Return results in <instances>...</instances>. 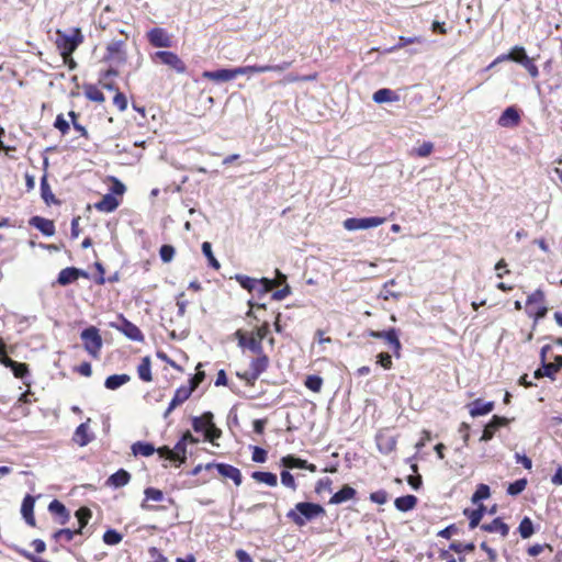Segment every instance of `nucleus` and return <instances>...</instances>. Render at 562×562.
<instances>
[{
  "mask_svg": "<svg viewBox=\"0 0 562 562\" xmlns=\"http://www.w3.org/2000/svg\"><path fill=\"white\" fill-rule=\"evenodd\" d=\"M76 517L78 518L79 521V528L77 529V532L81 533L82 529L91 518V510L87 507H81L76 512Z\"/></svg>",
  "mask_w": 562,
  "mask_h": 562,
  "instance_id": "obj_46",
  "label": "nucleus"
},
{
  "mask_svg": "<svg viewBox=\"0 0 562 562\" xmlns=\"http://www.w3.org/2000/svg\"><path fill=\"white\" fill-rule=\"evenodd\" d=\"M527 486V480L526 479H519L515 482L510 483L507 493L512 496L520 494Z\"/></svg>",
  "mask_w": 562,
  "mask_h": 562,
  "instance_id": "obj_51",
  "label": "nucleus"
},
{
  "mask_svg": "<svg viewBox=\"0 0 562 562\" xmlns=\"http://www.w3.org/2000/svg\"><path fill=\"white\" fill-rule=\"evenodd\" d=\"M119 204L120 202L114 195L105 194L94 206L100 212L111 213L117 209Z\"/></svg>",
  "mask_w": 562,
  "mask_h": 562,
  "instance_id": "obj_27",
  "label": "nucleus"
},
{
  "mask_svg": "<svg viewBox=\"0 0 562 562\" xmlns=\"http://www.w3.org/2000/svg\"><path fill=\"white\" fill-rule=\"evenodd\" d=\"M355 495H356V490L349 485H345L341 490H339L331 496L329 503L338 505V504H341V503L352 499L355 497Z\"/></svg>",
  "mask_w": 562,
  "mask_h": 562,
  "instance_id": "obj_29",
  "label": "nucleus"
},
{
  "mask_svg": "<svg viewBox=\"0 0 562 562\" xmlns=\"http://www.w3.org/2000/svg\"><path fill=\"white\" fill-rule=\"evenodd\" d=\"M235 279L243 289L248 290L249 292H252L254 290L257 289V279L244 274H236Z\"/></svg>",
  "mask_w": 562,
  "mask_h": 562,
  "instance_id": "obj_42",
  "label": "nucleus"
},
{
  "mask_svg": "<svg viewBox=\"0 0 562 562\" xmlns=\"http://www.w3.org/2000/svg\"><path fill=\"white\" fill-rule=\"evenodd\" d=\"M70 119L65 117L63 114H59L55 121V127L58 128L63 134H65L69 130Z\"/></svg>",
  "mask_w": 562,
  "mask_h": 562,
  "instance_id": "obj_60",
  "label": "nucleus"
},
{
  "mask_svg": "<svg viewBox=\"0 0 562 562\" xmlns=\"http://www.w3.org/2000/svg\"><path fill=\"white\" fill-rule=\"evenodd\" d=\"M80 277L88 278V273L75 267H67L59 272L57 282L65 286L77 281Z\"/></svg>",
  "mask_w": 562,
  "mask_h": 562,
  "instance_id": "obj_14",
  "label": "nucleus"
},
{
  "mask_svg": "<svg viewBox=\"0 0 562 562\" xmlns=\"http://www.w3.org/2000/svg\"><path fill=\"white\" fill-rule=\"evenodd\" d=\"M257 289L252 292H256L259 295L266 294L274 288V282L268 278L257 279Z\"/></svg>",
  "mask_w": 562,
  "mask_h": 562,
  "instance_id": "obj_49",
  "label": "nucleus"
},
{
  "mask_svg": "<svg viewBox=\"0 0 562 562\" xmlns=\"http://www.w3.org/2000/svg\"><path fill=\"white\" fill-rule=\"evenodd\" d=\"M481 529L487 532H498L502 537H506L508 535L509 528L499 518H495L490 524H483Z\"/></svg>",
  "mask_w": 562,
  "mask_h": 562,
  "instance_id": "obj_31",
  "label": "nucleus"
},
{
  "mask_svg": "<svg viewBox=\"0 0 562 562\" xmlns=\"http://www.w3.org/2000/svg\"><path fill=\"white\" fill-rule=\"evenodd\" d=\"M372 99L376 103L394 102L398 100V95L396 94L395 91L387 88H383L375 91L373 93Z\"/></svg>",
  "mask_w": 562,
  "mask_h": 562,
  "instance_id": "obj_32",
  "label": "nucleus"
},
{
  "mask_svg": "<svg viewBox=\"0 0 562 562\" xmlns=\"http://www.w3.org/2000/svg\"><path fill=\"white\" fill-rule=\"evenodd\" d=\"M131 480V474L121 469L119 471H116L115 473H113L106 481V484L110 485V486H113V487H122V486H125L126 484H128Z\"/></svg>",
  "mask_w": 562,
  "mask_h": 562,
  "instance_id": "obj_30",
  "label": "nucleus"
},
{
  "mask_svg": "<svg viewBox=\"0 0 562 562\" xmlns=\"http://www.w3.org/2000/svg\"><path fill=\"white\" fill-rule=\"evenodd\" d=\"M3 366L7 368H10L12 370L14 376L19 378V379H23L29 373V369L25 363L16 362V361L12 360L11 358L5 359L3 361Z\"/></svg>",
  "mask_w": 562,
  "mask_h": 562,
  "instance_id": "obj_36",
  "label": "nucleus"
},
{
  "mask_svg": "<svg viewBox=\"0 0 562 562\" xmlns=\"http://www.w3.org/2000/svg\"><path fill=\"white\" fill-rule=\"evenodd\" d=\"M256 355L257 358L251 360L249 370L239 374V376L248 383H254L269 367V358L263 353V351Z\"/></svg>",
  "mask_w": 562,
  "mask_h": 562,
  "instance_id": "obj_4",
  "label": "nucleus"
},
{
  "mask_svg": "<svg viewBox=\"0 0 562 562\" xmlns=\"http://www.w3.org/2000/svg\"><path fill=\"white\" fill-rule=\"evenodd\" d=\"M518 531L522 539L530 538L533 533V524H532L531 519L528 517H525L519 524Z\"/></svg>",
  "mask_w": 562,
  "mask_h": 562,
  "instance_id": "obj_44",
  "label": "nucleus"
},
{
  "mask_svg": "<svg viewBox=\"0 0 562 562\" xmlns=\"http://www.w3.org/2000/svg\"><path fill=\"white\" fill-rule=\"evenodd\" d=\"M280 476H281V483L284 486H286V487H289V488H291L293 491L296 490V484H295L294 477H293V475L288 470H283L281 472Z\"/></svg>",
  "mask_w": 562,
  "mask_h": 562,
  "instance_id": "obj_57",
  "label": "nucleus"
},
{
  "mask_svg": "<svg viewBox=\"0 0 562 562\" xmlns=\"http://www.w3.org/2000/svg\"><path fill=\"white\" fill-rule=\"evenodd\" d=\"M137 373L140 380L145 382H150L153 380L151 375V362L149 357H144L139 364L137 366Z\"/></svg>",
  "mask_w": 562,
  "mask_h": 562,
  "instance_id": "obj_34",
  "label": "nucleus"
},
{
  "mask_svg": "<svg viewBox=\"0 0 562 562\" xmlns=\"http://www.w3.org/2000/svg\"><path fill=\"white\" fill-rule=\"evenodd\" d=\"M35 499L31 495H26L22 502L21 514L25 519L26 524L34 527L35 518L33 515Z\"/></svg>",
  "mask_w": 562,
  "mask_h": 562,
  "instance_id": "obj_23",
  "label": "nucleus"
},
{
  "mask_svg": "<svg viewBox=\"0 0 562 562\" xmlns=\"http://www.w3.org/2000/svg\"><path fill=\"white\" fill-rule=\"evenodd\" d=\"M124 42L123 41H112L106 46V60H113L117 63H122L125 60V53L123 50Z\"/></svg>",
  "mask_w": 562,
  "mask_h": 562,
  "instance_id": "obj_17",
  "label": "nucleus"
},
{
  "mask_svg": "<svg viewBox=\"0 0 562 562\" xmlns=\"http://www.w3.org/2000/svg\"><path fill=\"white\" fill-rule=\"evenodd\" d=\"M304 384L308 390L318 393L322 390L323 379L318 375H308Z\"/></svg>",
  "mask_w": 562,
  "mask_h": 562,
  "instance_id": "obj_50",
  "label": "nucleus"
},
{
  "mask_svg": "<svg viewBox=\"0 0 562 562\" xmlns=\"http://www.w3.org/2000/svg\"><path fill=\"white\" fill-rule=\"evenodd\" d=\"M521 66L528 71V74L532 78H537L539 76V69L533 63L532 58L524 57V59L521 60Z\"/></svg>",
  "mask_w": 562,
  "mask_h": 562,
  "instance_id": "obj_53",
  "label": "nucleus"
},
{
  "mask_svg": "<svg viewBox=\"0 0 562 562\" xmlns=\"http://www.w3.org/2000/svg\"><path fill=\"white\" fill-rule=\"evenodd\" d=\"M90 418L81 423L75 430L72 440L80 447H85L94 439V435L89 430Z\"/></svg>",
  "mask_w": 562,
  "mask_h": 562,
  "instance_id": "obj_16",
  "label": "nucleus"
},
{
  "mask_svg": "<svg viewBox=\"0 0 562 562\" xmlns=\"http://www.w3.org/2000/svg\"><path fill=\"white\" fill-rule=\"evenodd\" d=\"M491 495L490 487L486 484H479L476 491L471 497L473 504H477L479 502L488 498Z\"/></svg>",
  "mask_w": 562,
  "mask_h": 562,
  "instance_id": "obj_45",
  "label": "nucleus"
},
{
  "mask_svg": "<svg viewBox=\"0 0 562 562\" xmlns=\"http://www.w3.org/2000/svg\"><path fill=\"white\" fill-rule=\"evenodd\" d=\"M474 543L472 542H469V543H462V542H452L450 544V549L457 553H462V552H465V551H473L474 550Z\"/></svg>",
  "mask_w": 562,
  "mask_h": 562,
  "instance_id": "obj_58",
  "label": "nucleus"
},
{
  "mask_svg": "<svg viewBox=\"0 0 562 562\" xmlns=\"http://www.w3.org/2000/svg\"><path fill=\"white\" fill-rule=\"evenodd\" d=\"M77 530H70V529H60L54 533V538L56 540L64 539L66 541H71L74 536L77 535Z\"/></svg>",
  "mask_w": 562,
  "mask_h": 562,
  "instance_id": "obj_62",
  "label": "nucleus"
},
{
  "mask_svg": "<svg viewBox=\"0 0 562 562\" xmlns=\"http://www.w3.org/2000/svg\"><path fill=\"white\" fill-rule=\"evenodd\" d=\"M85 95L87 97V99L93 102L102 103L105 100L102 91L92 85L85 87Z\"/></svg>",
  "mask_w": 562,
  "mask_h": 562,
  "instance_id": "obj_41",
  "label": "nucleus"
},
{
  "mask_svg": "<svg viewBox=\"0 0 562 562\" xmlns=\"http://www.w3.org/2000/svg\"><path fill=\"white\" fill-rule=\"evenodd\" d=\"M196 387V383H193L192 385H182L178 387L175 392V395L169 404H171V408H176L178 405L186 402L194 389Z\"/></svg>",
  "mask_w": 562,
  "mask_h": 562,
  "instance_id": "obj_22",
  "label": "nucleus"
},
{
  "mask_svg": "<svg viewBox=\"0 0 562 562\" xmlns=\"http://www.w3.org/2000/svg\"><path fill=\"white\" fill-rule=\"evenodd\" d=\"M111 181H112V186L110 188V190H111L110 194L123 195L126 190L125 186L116 178H111Z\"/></svg>",
  "mask_w": 562,
  "mask_h": 562,
  "instance_id": "obj_63",
  "label": "nucleus"
},
{
  "mask_svg": "<svg viewBox=\"0 0 562 562\" xmlns=\"http://www.w3.org/2000/svg\"><path fill=\"white\" fill-rule=\"evenodd\" d=\"M155 451V447L149 442L137 441L132 446L134 456L150 457Z\"/></svg>",
  "mask_w": 562,
  "mask_h": 562,
  "instance_id": "obj_39",
  "label": "nucleus"
},
{
  "mask_svg": "<svg viewBox=\"0 0 562 562\" xmlns=\"http://www.w3.org/2000/svg\"><path fill=\"white\" fill-rule=\"evenodd\" d=\"M148 553L150 562H168L167 558L157 548H150Z\"/></svg>",
  "mask_w": 562,
  "mask_h": 562,
  "instance_id": "obj_64",
  "label": "nucleus"
},
{
  "mask_svg": "<svg viewBox=\"0 0 562 562\" xmlns=\"http://www.w3.org/2000/svg\"><path fill=\"white\" fill-rule=\"evenodd\" d=\"M48 510L53 515L59 516V524H61V525H65L70 517L69 512L67 510L66 506L57 499H54L49 503Z\"/></svg>",
  "mask_w": 562,
  "mask_h": 562,
  "instance_id": "obj_28",
  "label": "nucleus"
},
{
  "mask_svg": "<svg viewBox=\"0 0 562 562\" xmlns=\"http://www.w3.org/2000/svg\"><path fill=\"white\" fill-rule=\"evenodd\" d=\"M508 419L505 417H499L494 415L491 422L485 426L483 434L481 436L482 441H488L493 438L494 432L502 426L507 425Z\"/></svg>",
  "mask_w": 562,
  "mask_h": 562,
  "instance_id": "obj_19",
  "label": "nucleus"
},
{
  "mask_svg": "<svg viewBox=\"0 0 562 562\" xmlns=\"http://www.w3.org/2000/svg\"><path fill=\"white\" fill-rule=\"evenodd\" d=\"M548 350H550L549 345H546L541 348L540 358H541L542 366H541V368H539L535 371L533 376L536 379L548 376L553 380L554 374L559 371V366H555L554 363L546 361V353Z\"/></svg>",
  "mask_w": 562,
  "mask_h": 562,
  "instance_id": "obj_11",
  "label": "nucleus"
},
{
  "mask_svg": "<svg viewBox=\"0 0 562 562\" xmlns=\"http://www.w3.org/2000/svg\"><path fill=\"white\" fill-rule=\"evenodd\" d=\"M291 66L290 61H283L278 65H252V66H243L236 67L234 69L235 78L241 75H251L257 72H267V71H277L282 72L286 70Z\"/></svg>",
  "mask_w": 562,
  "mask_h": 562,
  "instance_id": "obj_7",
  "label": "nucleus"
},
{
  "mask_svg": "<svg viewBox=\"0 0 562 562\" xmlns=\"http://www.w3.org/2000/svg\"><path fill=\"white\" fill-rule=\"evenodd\" d=\"M131 376L127 374H113L105 379L104 386L109 390H116L127 383Z\"/></svg>",
  "mask_w": 562,
  "mask_h": 562,
  "instance_id": "obj_35",
  "label": "nucleus"
},
{
  "mask_svg": "<svg viewBox=\"0 0 562 562\" xmlns=\"http://www.w3.org/2000/svg\"><path fill=\"white\" fill-rule=\"evenodd\" d=\"M520 122V111L516 106H508L499 116L497 123L502 127H515Z\"/></svg>",
  "mask_w": 562,
  "mask_h": 562,
  "instance_id": "obj_15",
  "label": "nucleus"
},
{
  "mask_svg": "<svg viewBox=\"0 0 562 562\" xmlns=\"http://www.w3.org/2000/svg\"><path fill=\"white\" fill-rule=\"evenodd\" d=\"M417 504V498L414 495H405L397 497L394 502L396 509L400 512H408L413 509Z\"/></svg>",
  "mask_w": 562,
  "mask_h": 562,
  "instance_id": "obj_33",
  "label": "nucleus"
},
{
  "mask_svg": "<svg viewBox=\"0 0 562 562\" xmlns=\"http://www.w3.org/2000/svg\"><path fill=\"white\" fill-rule=\"evenodd\" d=\"M212 467H215L217 469V472L220 473V475H222L223 477L233 480L235 485L239 486L241 484V473H240L239 469H237L231 464H226V463H217V464L209 463V464H206L205 468L211 469Z\"/></svg>",
  "mask_w": 562,
  "mask_h": 562,
  "instance_id": "obj_12",
  "label": "nucleus"
},
{
  "mask_svg": "<svg viewBox=\"0 0 562 562\" xmlns=\"http://www.w3.org/2000/svg\"><path fill=\"white\" fill-rule=\"evenodd\" d=\"M147 38L155 47L169 48L172 45L171 36L161 27L151 29L147 33Z\"/></svg>",
  "mask_w": 562,
  "mask_h": 562,
  "instance_id": "obj_10",
  "label": "nucleus"
},
{
  "mask_svg": "<svg viewBox=\"0 0 562 562\" xmlns=\"http://www.w3.org/2000/svg\"><path fill=\"white\" fill-rule=\"evenodd\" d=\"M80 337L83 340L86 351L91 357L98 358L103 344L99 329L90 326L81 331Z\"/></svg>",
  "mask_w": 562,
  "mask_h": 562,
  "instance_id": "obj_3",
  "label": "nucleus"
},
{
  "mask_svg": "<svg viewBox=\"0 0 562 562\" xmlns=\"http://www.w3.org/2000/svg\"><path fill=\"white\" fill-rule=\"evenodd\" d=\"M368 336L371 338L382 339L384 340L393 350V353L396 358L401 357L402 344L400 341L398 331L395 328H390L387 330H369Z\"/></svg>",
  "mask_w": 562,
  "mask_h": 562,
  "instance_id": "obj_5",
  "label": "nucleus"
},
{
  "mask_svg": "<svg viewBox=\"0 0 562 562\" xmlns=\"http://www.w3.org/2000/svg\"><path fill=\"white\" fill-rule=\"evenodd\" d=\"M29 223L45 236H53L55 234V225L50 220L41 216H33Z\"/></svg>",
  "mask_w": 562,
  "mask_h": 562,
  "instance_id": "obj_20",
  "label": "nucleus"
},
{
  "mask_svg": "<svg viewBox=\"0 0 562 562\" xmlns=\"http://www.w3.org/2000/svg\"><path fill=\"white\" fill-rule=\"evenodd\" d=\"M324 513V508L318 504L301 502L297 503L295 508L291 509L286 516L297 526H304L306 521L312 520Z\"/></svg>",
  "mask_w": 562,
  "mask_h": 562,
  "instance_id": "obj_1",
  "label": "nucleus"
},
{
  "mask_svg": "<svg viewBox=\"0 0 562 562\" xmlns=\"http://www.w3.org/2000/svg\"><path fill=\"white\" fill-rule=\"evenodd\" d=\"M114 105L121 111H125L127 109V99L124 93L116 92L113 98Z\"/></svg>",
  "mask_w": 562,
  "mask_h": 562,
  "instance_id": "obj_61",
  "label": "nucleus"
},
{
  "mask_svg": "<svg viewBox=\"0 0 562 562\" xmlns=\"http://www.w3.org/2000/svg\"><path fill=\"white\" fill-rule=\"evenodd\" d=\"M202 252L207 258L209 265L214 268L215 270H218L221 265L218 260L214 257L212 251V246L209 241H204L202 244Z\"/></svg>",
  "mask_w": 562,
  "mask_h": 562,
  "instance_id": "obj_47",
  "label": "nucleus"
},
{
  "mask_svg": "<svg viewBox=\"0 0 562 562\" xmlns=\"http://www.w3.org/2000/svg\"><path fill=\"white\" fill-rule=\"evenodd\" d=\"M103 541L110 546L117 544L122 541V535L114 529H109L103 535Z\"/></svg>",
  "mask_w": 562,
  "mask_h": 562,
  "instance_id": "obj_52",
  "label": "nucleus"
},
{
  "mask_svg": "<svg viewBox=\"0 0 562 562\" xmlns=\"http://www.w3.org/2000/svg\"><path fill=\"white\" fill-rule=\"evenodd\" d=\"M396 440L394 437H379L378 438V448L382 453H390L395 449Z\"/></svg>",
  "mask_w": 562,
  "mask_h": 562,
  "instance_id": "obj_40",
  "label": "nucleus"
},
{
  "mask_svg": "<svg viewBox=\"0 0 562 562\" xmlns=\"http://www.w3.org/2000/svg\"><path fill=\"white\" fill-rule=\"evenodd\" d=\"M544 302V293L541 290H536L533 293H531L527 299V305L531 306L537 304L542 305Z\"/></svg>",
  "mask_w": 562,
  "mask_h": 562,
  "instance_id": "obj_56",
  "label": "nucleus"
},
{
  "mask_svg": "<svg viewBox=\"0 0 562 562\" xmlns=\"http://www.w3.org/2000/svg\"><path fill=\"white\" fill-rule=\"evenodd\" d=\"M41 194H42L43 200L47 204L56 202L55 196H54V194H53V192L50 190V187H49V184L47 182L46 176H43L42 179H41Z\"/></svg>",
  "mask_w": 562,
  "mask_h": 562,
  "instance_id": "obj_43",
  "label": "nucleus"
},
{
  "mask_svg": "<svg viewBox=\"0 0 562 562\" xmlns=\"http://www.w3.org/2000/svg\"><path fill=\"white\" fill-rule=\"evenodd\" d=\"M202 77L215 82H226L235 79L234 69L206 70L202 74Z\"/></svg>",
  "mask_w": 562,
  "mask_h": 562,
  "instance_id": "obj_21",
  "label": "nucleus"
},
{
  "mask_svg": "<svg viewBox=\"0 0 562 562\" xmlns=\"http://www.w3.org/2000/svg\"><path fill=\"white\" fill-rule=\"evenodd\" d=\"M280 462L286 469L299 468L308 470L310 472H316L317 470L315 464L308 463L306 460L296 458L292 454L283 457Z\"/></svg>",
  "mask_w": 562,
  "mask_h": 562,
  "instance_id": "obj_18",
  "label": "nucleus"
},
{
  "mask_svg": "<svg viewBox=\"0 0 562 562\" xmlns=\"http://www.w3.org/2000/svg\"><path fill=\"white\" fill-rule=\"evenodd\" d=\"M176 250L171 245H162L159 250L160 258L164 262H170L175 257Z\"/></svg>",
  "mask_w": 562,
  "mask_h": 562,
  "instance_id": "obj_54",
  "label": "nucleus"
},
{
  "mask_svg": "<svg viewBox=\"0 0 562 562\" xmlns=\"http://www.w3.org/2000/svg\"><path fill=\"white\" fill-rule=\"evenodd\" d=\"M239 347L248 348L254 353H261L263 351L262 344L256 339L254 334L246 335L241 330L236 331Z\"/></svg>",
  "mask_w": 562,
  "mask_h": 562,
  "instance_id": "obj_13",
  "label": "nucleus"
},
{
  "mask_svg": "<svg viewBox=\"0 0 562 562\" xmlns=\"http://www.w3.org/2000/svg\"><path fill=\"white\" fill-rule=\"evenodd\" d=\"M151 59L154 61L159 60L161 64L175 69L178 74H183L187 69L186 64L181 58L170 50H158L151 56Z\"/></svg>",
  "mask_w": 562,
  "mask_h": 562,
  "instance_id": "obj_8",
  "label": "nucleus"
},
{
  "mask_svg": "<svg viewBox=\"0 0 562 562\" xmlns=\"http://www.w3.org/2000/svg\"><path fill=\"white\" fill-rule=\"evenodd\" d=\"M82 40L83 36L79 29H74L71 34L57 31L56 44L65 59L71 56L76 48L82 43Z\"/></svg>",
  "mask_w": 562,
  "mask_h": 562,
  "instance_id": "obj_2",
  "label": "nucleus"
},
{
  "mask_svg": "<svg viewBox=\"0 0 562 562\" xmlns=\"http://www.w3.org/2000/svg\"><path fill=\"white\" fill-rule=\"evenodd\" d=\"M251 477L256 482L263 483L268 486L273 487V486H277V484H278L277 475L271 472L256 471V472H252Z\"/></svg>",
  "mask_w": 562,
  "mask_h": 562,
  "instance_id": "obj_38",
  "label": "nucleus"
},
{
  "mask_svg": "<svg viewBox=\"0 0 562 562\" xmlns=\"http://www.w3.org/2000/svg\"><path fill=\"white\" fill-rule=\"evenodd\" d=\"M425 43H426V40L423 36H400L397 43L394 46L386 48L384 50V53L390 54V53L396 52L401 48H404L405 46L411 45V44H425Z\"/></svg>",
  "mask_w": 562,
  "mask_h": 562,
  "instance_id": "obj_25",
  "label": "nucleus"
},
{
  "mask_svg": "<svg viewBox=\"0 0 562 562\" xmlns=\"http://www.w3.org/2000/svg\"><path fill=\"white\" fill-rule=\"evenodd\" d=\"M67 116L70 119L74 128L79 132L78 137H88L87 130L78 122V115L70 111Z\"/></svg>",
  "mask_w": 562,
  "mask_h": 562,
  "instance_id": "obj_55",
  "label": "nucleus"
},
{
  "mask_svg": "<svg viewBox=\"0 0 562 562\" xmlns=\"http://www.w3.org/2000/svg\"><path fill=\"white\" fill-rule=\"evenodd\" d=\"M469 407H470V415L472 417L483 416L493 411L494 403L475 400L469 405Z\"/></svg>",
  "mask_w": 562,
  "mask_h": 562,
  "instance_id": "obj_24",
  "label": "nucleus"
},
{
  "mask_svg": "<svg viewBox=\"0 0 562 562\" xmlns=\"http://www.w3.org/2000/svg\"><path fill=\"white\" fill-rule=\"evenodd\" d=\"M386 221L385 217L372 216V217H350L344 221V228L347 231H358V229H369L373 227H378L384 224Z\"/></svg>",
  "mask_w": 562,
  "mask_h": 562,
  "instance_id": "obj_6",
  "label": "nucleus"
},
{
  "mask_svg": "<svg viewBox=\"0 0 562 562\" xmlns=\"http://www.w3.org/2000/svg\"><path fill=\"white\" fill-rule=\"evenodd\" d=\"M186 443L184 441H179L176 443L175 448L171 450L170 460H179L181 463L186 461Z\"/></svg>",
  "mask_w": 562,
  "mask_h": 562,
  "instance_id": "obj_48",
  "label": "nucleus"
},
{
  "mask_svg": "<svg viewBox=\"0 0 562 562\" xmlns=\"http://www.w3.org/2000/svg\"><path fill=\"white\" fill-rule=\"evenodd\" d=\"M111 326L123 333L128 339L133 341L140 342L144 340V335L142 334L140 329L123 316H120L119 322L112 323Z\"/></svg>",
  "mask_w": 562,
  "mask_h": 562,
  "instance_id": "obj_9",
  "label": "nucleus"
},
{
  "mask_svg": "<svg viewBox=\"0 0 562 562\" xmlns=\"http://www.w3.org/2000/svg\"><path fill=\"white\" fill-rule=\"evenodd\" d=\"M464 514L469 518V527H470V529H474L475 527L479 526V524H480V521L482 519V517H480V512H473V510L465 509Z\"/></svg>",
  "mask_w": 562,
  "mask_h": 562,
  "instance_id": "obj_59",
  "label": "nucleus"
},
{
  "mask_svg": "<svg viewBox=\"0 0 562 562\" xmlns=\"http://www.w3.org/2000/svg\"><path fill=\"white\" fill-rule=\"evenodd\" d=\"M192 427L196 432L203 431L205 434L210 427H213V414L206 412L200 417H193Z\"/></svg>",
  "mask_w": 562,
  "mask_h": 562,
  "instance_id": "obj_26",
  "label": "nucleus"
},
{
  "mask_svg": "<svg viewBox=\"0 0 562 562\" xmlns=\"http://www.w3.org/2000/svg\"><path fill=\"white\" fill-rule=\"evenodd\" d=\"M144 494H145V501L142 503L140 506L143 509H146V510L153 509L151 506L146 504V501L161 502L164 499V493L158 488L147 487L144 491Z\"/></svg>",
  "mask_w": 562,
  "mask_h": 562,
  "instance_id": "obj_37",
  "label": "nucleus"
}]
</instances>
